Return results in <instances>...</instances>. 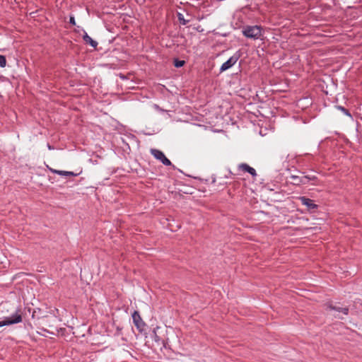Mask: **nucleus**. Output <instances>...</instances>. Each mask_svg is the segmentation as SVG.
Returning a JSON list of instances; mask_svg holds the SVG:
<instances>
[{
	"mask_svg": "<svg viewBox=\"0 0 362 362\" xmlns=\"http://www.w3.org/2000/svg\"><path fill=\"white\" fill-rule=\"evenodd\" d=\"M262 30L260 25H246L243 27L242 33L247 38L257 40L262 37Z\"/></svg>",
	"mask_w": 362,
	"mask_h": 362,
	"instance_id": "1",
	"label": "nucleus"
},
{
	"mask_svg": "<svg viewBox=\"0 0 362 362\" xmlns=\"http://www.w3.org/2000/svg\"><path fill=\"white\" fill-rule=\"evenodd\" d=\"M22 320L21 310L18 309L11 317H5L2 321H0V327L19 323Z\"/></svg>",
	"mask_w": 362,
	"mask_h": 362,
	"instance_id": "2",
	"label": "nucleus"
},
{
	"mask_svg": "<svg viewBox=\"0 0 362 362\" xmlns=\"http://www.w3.org/2000/svg\"><path fill=\"white\" fill-rule=\"evenodd\" d=\"M240 57V54L239 53V52H235L232 57H230L226 62H224L221 65L220 68V72H223L231 68L233 65L236 64Z\"/></svg>",
	"mask_w": 362,
	"mask_h": 362,
	"instance_id": "3",
	"label": "nucleus"
},
{
	"mask_svg": "<svg viewBox=\"0 0 362 362\" xmlns=\"http://www.w3.org/2000/svg\"><path fill=\"white\" fill-rule=\"evenodd\" d=\"M150 152L155 157V158L159 160L164 165H172L171 161L168 158H166L165 154L161 151L156 148H151Z\"/></svg>",
	"mask_w": 362,
	"mask_h": 362,
	"instance_id": "4",
	"label": "nucleus"
},
{
	"mask_svg": "<svg viewBox=\"0 0 362 362\" xmlns=\"http://www.w3.org/2000/svg\"><path fill=\"white\" fill-rule=\"evenodd\" d=\"M132 320L134 325L137 328V329L142 332L146 326V323L141 319L139 313L138 311H134L132 314Z\"/></svg>",
	"mask_w": 362,
	"mask_h": 362,
	"instance_id": "5",
	"label": "nucleus"
},
{
	"mask_svg": "<svg viewBox=\"0 0 362 362\" xmlns=\"http://www.w3.org/2000/svg\"><path fill=\"white\" fill-rule=\"evenodd\" d=\"M298 199L303 205L308 207V210L310 211H315L318 207V206L314 203L313 200L306 197H300Z\"/></svg>",
	"mask_w": 362,
	"mask_h": 362,
	"instance_id": "6",
	"label": "nucleus"
},
{
	"mask_svg": "<svg viewBox=\"0 0 362 362\" xmlns=\"http://www.w3.org/2000/svg\"><path fill=\"white\" fill-rule=\"evenodd\" d=\"M238 169L250 173L252 177L257 176L256 170L253 168L248 165L247 163H240L238 165Z\"/></svg>",
	"mask_w": 362,
	"mask_h": 362,
	"instance_id": "7",
	"label": "nucleus"
},
{
	"mask_svg": "<svg viewBox=\"0 0 362 362\" xmlns=\"http://www.w3.org/2000/svg\"><path fill=\"white\" fill-rule=\"evenodd\" d=\"M328 308L332 310H335L338 313H343L344 315H347L349 314V309L348 307H339L338 305H328Z\"/></svg>",
	"mask_w": 362,
	"mask_h": 362,
	"instance_id": "8",
	"label": "nucleus"
},
{
	"mask_svg": "<svg viewBox=\"0 0 362 362\" xmlns=\"http://www.w3.org/2000/svg\"><path fill=\"white\" fill-rule=\"evenodd\" d=\"M83 40L86 44L90 45L93 48H96L98 45V42L93 40L86 32H84V35H83Z\"/></svg>",
	"mask_w": 362,
	"mask_h": 362,
	"instance_id": "9",
	"label": "nucleus"
},
{
	"mask_svg": "<svg viewBox=\"0 0 362 362\" xmlns=\"http://www.w3.org/2000/svg\"><path fill=\"white\" fill-rule=\"evenodd\" d=\"M49 170L52 172L54 174H57L62 176H76L77 174L74 173L71 171H64V170H54L52 168H49Z\"/></svg>",
	"mask_w": 362,
	"mask_h": 362,
	"instance_id": "10",
	"label": "nucleus"
},
{
	"mask_svg": "<svg viewBox=\"0 0 362 362\" xmlns=\"http://www.w3.org/2000/svg\"><path fill=\"white\" fill-rule=\"evenodd\" d=\"M317 177L315 175H313L312 177H308V176L303 175L299 178V182L300 185H307L310 181L315 182L316 181Z\"/></svg>",
	"mask_w": 362,
	"mask_h": 362,
	"instance_id": "11",
	"label": "nucleus"
},
{
	"mask_svg": "<svg viewBox=\"0 0 362 362\" xmlns=\"http://www.w3.org/2000/svg\"><path fill=\"white\" fill-rule=\"evenodd\" d=\"M185 64V62L184 60H180L178 59H175L173 62V64L177 68H180L183 66Z\"/></svg>",
	"mask_w": 362,
	"mask_h": 362,
	"instance_id": "12",
	"label": "nucleus"
},
{
	"mask_svg": "<svg viewBox=\"0 0 362 362\" xmlns=\"http://www.w3.org/2000/svg\"><path fill=\"white\" fill-rule=\"evenodd\" d=\"M177 19L180 24L185 25L188 23V21L185 19L184 16L182 13H177Z\"/></svg>",
	"mask_w": 362,
	"mask_h": 362,
	"instance_id": "13",
	"label": "nucleus"
},
{
	"mask_svg": "<svg viewBox=\"0 0 362 362\" xmlns=\"http://www.w3.org/2000/svg\"><path fill=\"white\" fill-rule=\"evenodd\" d=\"M6 65V59L5 56L0 54V67L4 68Z\"/></svg>",
	"mask_w": 362,
	"mask_h": 362,
	"instance_id": "14",
	"label": "nucleus"
},
{
	"mask_svg": "<svg viewBox=\"0 0 362 362\" xmlns=\"http://www.w3.org/2000/svg\"><path fill=\"white\" fill-rule=\"evenodd\" d=\"M337 108L340 110L341 111H342L346 115L351 117V115L347 109L344 108V107H342L341 105L337 106Z\"/></svg>",
	"mask_w": 362,
	"mask_h": 362,
	"instance_id": "15",
	"label": "nucleus"
},
{
	"mask_svg": "<svg viewBox=\"0 0 362 362\" xmlns=\"http://www.w3.org/2000/svg\"><path fill=\"white\" fill-rule=\"evenodd\" d=\"M291 177L293 180V183L295 185H300V183L299 182V178L300 177V176L292 175Z\"/></svg>",
	"mask_w": 362,
	"mask_h": 362,
	"instance_id": "16",
	"label": "nucleus"
},
{
	"mask_svg": "<svg viewBox=\"0 0 362 362\" xmlns=\"http://www.w3.org/2000/svg\"><path fill=\"white\" fill-rule=\"evenodd\" d=\"M69 23L73 25H76L75 18H74V16H70V17H69Z\"/></svg>",
	"mask_w": 362,
	"mask_h": 362,
	"instance_id": "17",
	"label": "nucleus"
},
{
	"mask_svg": "<svg viewBox=\"0 0 362 362\" xmlns=\"http://www.w3.org/2000/svg\"><path fill=\"white\" fill-rule=\"evenodd\" d=\"M119 76L120 78H122V80H125L127 79V76L125 75H124L123 74H119Z\"/></svg>",
	"mask_w": 362,
	"mask_h": 362,
	"instance_id": "18",
	"label": "nucleus"
},
{
	"mask_svg": "<svg viewBox=\"0 0 362 362\" xmlns=\"http://www.w3.org/2000/svg\"><path fill=\"white\" fill-rule=\"evenodd\" d=\"M334 316H335V317H337V318H339V319H343V317H341V316H339V314H337V315H334Z\"/></svg>",
	"mask_w": 362,
	"mask_h": 362,
	"instance_id": "19",
	"label": "nucleus"
},
{
	"mask_svg": "<svg viewBox=\"0 0 362 362\" xmlns=\"http://www.w3.org/2000/svg\"><path fill=\"white\" fill-rule=\"evenodd\" d=\"M313 175H308L307 176H308V177H312Z\"/></svg>",
	"mask_w": 362,
	"mask_h": 362,
	"instance_id": "20",
	"label": "nucleus"
}]
</instances>
